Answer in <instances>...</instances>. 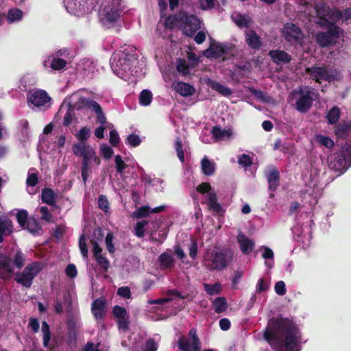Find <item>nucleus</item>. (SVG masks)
I'll return each instance as SVG.
<instances>
[{"instance_id": "nucleus-1", "label": "nucleus", "mask_w": 351, "mask_h": 351, "mask_svg": "<svg viewBox=\"0 0 351 351\" xmlns=\"http://www.w3.org/2000/svg\"><path fill=\"white\" fill-rule=\"evenodd\" d=\"M264 339L274 351H300L302 334L293 320L282 317L268 322Z\"/></svg>"}, {"instance_id": "nucleus-2", "label": "nucleus", "mask_w": 351, "mask_h": 351, "mask_svg": "<svg viewBox=\"0 0 351 351\" xmlns=\"http://www.w3.org/2000/svg\"><path fill=\"white\" fill-rule=\"evenodd\" d=\"M232 261V255L226 250H208L203 256L202 265L210 271H221L226 269Z\"/></svg>"}, {"instance_id": "nucleus-3", "label": "nucleus", "mask_w": 351, "mask_h": 351, "mask_svg": "<svg viewBox=\"0 0 351 351\" xmlns=\"http://www.w3.org/2000/svg\"><path fill=\"white\" fill-rule=\"evenodd\" d=\"M75 156L82 158L81 175L83 182L86 184L91 169L90 163L93 160L96 165L101 164V159L97 156L95 150L86 143H75L72 147Z\"/></svg>"}, {"instance_id": "nucleus-4", "label": "nucleus", "mask_w": 351, "mask_h": 351, "mask_svg": "<svg viewBox=\"0 0 351 351\" xmlns=\"http://www.w3.org/2000/svg\"><path fill=\"white\" fill-rule=\"evenodd\" d=\"M351 165V145L346 144L339 152L328 158L329 168L339 173L346 171Z\"/></svg>"}, {"instance_id": "nucleus-5", "label": "nucleus", "mask_w": 351, "mask_h": 351, "mask_svg": "<svg viewBox=\"0 0 351 351\" xmlns=\"http://www.w3.org/2000/svg\"><path fill=\"white\" fill-rule=\"evenodd\" d=\"M106 4L101 5L102 20L104 23L113 24L117 22L120 16L124 6L122 5V0H105Z\"/></svg>"}, {"instance_id": "nucleus-6", "label": "nucleus", "mask_w": 351, "mask_h": 351, "mask_svg": "<svg viewBox=\"0 0 351 351\" xmlns=\"http://www.w3.org/2000/svg\"><path fill=\"white\" fill-rule=\"evenodd\" d=\"M40 271L38 263L27 265L21 272L15 274L14 280L25 288L32 285L34 278Z\"/></svg>"}, {"instance_id": "nucleus-7", "label": "nucleus", "mask_w": 351, "mask_h": 351, "mask_svg": "<svg viewBox=\"0 0 351 351\" xmlns=\"http://www.w3.org/2000/svg\"><path fill=\"white\" fill-rule=\"evenodd\" d=\"M189 337L190 338L191 343L189 340L184 337L179 338L177 342L178 349L180 351H201V341L195 328H193L189 330ZM204 351H215V350L205 349Z\"/></svg>"}, {"instance_id": "nucleus-8", "label": "nucleus", "mask_w": 351, "mask_h": 351, "mask_svg": "<svg viewBox=\"0 0 351 351\" xmlns=\"http://www.w3.org/2000/svg\"><path fill=\"white\" fill-rule=\"evenodd\" d=\"M305 73L310 75L311 80L318 83H321L322 80L330 82L336 80L333 72L325 66H317L315 65L311 67H306Z\"/></svg>"}, {"instance_id": "nucleus-9", "label": "nucleus", "mask_w": 351, "mask_h": 351, "mask_svg": "<svg viewBox=\"0 0 351 351\" xmlns=\"http://www.w3.org/2000/svg\"><path fill=\"white\" fill-rule=\"evenodd\" d=\"M313 89L309 86H305L299 90L300 97L296 101V110L300 112L306 113L311 108L313 104Z\"/></svg>"}, {"instance_id": "nucleus-10", "label": "nucleus", "mask_w": 351, "mask_h": 351, "mask_svg": "<svg viewBox=\"0 0 351 351\" xmlns=\"http://www.w3.org/2000/svg\"><path fill=\"white\" fill-rule=\"evenodd\" d=\"M27 99L29 106L31 104L36 107H49L51 99L49 94L41 89L28 93Z\"/></svg>"}, {"instance_id": "nucleus-11", "label": "nucleus", "mask_w": 351, "mask_h": 351, "mask_svg": "<svg viewBox=\"0 0 351 351\" xmlns=\"http://www.w3.org/2000/svg\"><path fill=\"white\" fill-rule=\"evenodd\" d=\"M283 34L287 42L302 44L304 41V34L301 29L294 23L285 24L283 28Z\"/></svg>"}, {"instance_id": "nucleus-12", "label": "nucleus", "mask_w": 351, "mask_h": 351, "mask_svg": "<svg viewBox=\"0 0 351 351\" xmlns=\"http://www.w3.org/2000/svg\"><path fill=\"white\" fill-rule=\"evenodd\" d=\"M183 25V34L187 37H192L202 27V21L196 15L186 12Z\"/></svg>"}, {"instance_id": "nucleus-13", "label": "nucleus", "mask_w": 351, "mask_h": 351, "mask_svg": "<svg viewBox=\"0 0 351 351\" xmlns=\"http://www.w3.org/2000/svg\"><path fill=\"white\" fill-rule=\"evenodd\" d=\"M341 34L335 31L320 32L315 35V40L321 48L328 47L336 45Z\"/></svg>"}, {"instance_id": "nucleus-14", "label": "nucleus", "mask_w": 351, "mask_h": 351, "mask_svg": "<svg viewBox=\"0 0 351 351\" xmlns=\"http://www.w3.org/2000/svg\"><path fill=\"white\" fill-rule=\"evenodd\" d=\"M186 12L184 10H180L177 13L169 14L165 20V27L170 30L178 27L182 31L184 19H186Z\"/></svg>"}, {"instance_id": "nucleus-15", "label": "nucleus", "mask_w": 351, "mask_h": 351, "mask_svg": "<svg viewBox=\"0 0 351 351\" xmlns=\"http://www.w3.org/2000/svg\"><path fill=\"white\" fill-rule=\"evenodd\" d=\"M14 273L12 259L4 254H0V279L10 280Z\"/></svg>"}, {"instance_id": "nucleus-16", "label": "nucleus", "mask_w": 351, "mask_h": 351, "mask_svg": "<svg viewBox=\"0 0 351 351\" xmlns=\"http://www.w3.org/2000/svg\"><path fill=\"white\" fill-rule=\"evenodd\" d=\"M106 310V300L104 298L94 300L91 304V312L97 320L104 319Z\"/></svg>"}, {"instance_id": "nucleus-17", "label": "nucleus", "mask_w": 351, "mask_h": 351, "mask_svg": "<svg viewBox=\"0 0 351 351\" xmlns=\"http://www.w3.org/2000/svg\"><path fill=\"white\" fill-rule=\"evenodd\" d=\"M13 232L12 220L5 215H0V243L4 241V237L10 235Z\"/></svg>"}, {"instance_id": "nucleus-18", "label": "nucleus", "mask_w": 351, "mask_h": 351, "mask_svg": "<svg viewBox=\"0 0 351 351\" xmlns=\"http://www.w3.org/2000/svg\"><path fill=\"white\" fill-rule=\"evenodd\" d=\"M237 241L243 254H250L255 247L254 241L241 232L237 236Z\"/></svg>"}, {"instance_id": "nucleus-19", "label": "nucleus", "mask_w": 351, "mask_h": 351, "mask_svg": "<svg viewBox=\"0 0 351 351\" xmlns=\"http://www.w3.org/2000/svg\"><path fill=\"white\" fill-rule=\"evenodd\" d=\"M245 43L254 50H258L262 46L261 37L253 29H250L245 33Z\"/></svg>"}, {"instance_id": "nucleus-20", "label": "nucleus", "mask_w": 351, "mask_h": 351, "mask_svg": "<svg viewBox=\"0 0 351 351\" xmlns=\"http://www.w3.org/2000/svg\"><path fill=\"white\" fill-rule=\"evenodd\" d=\"M269 190L275 191L280 184V172L276 167H273L267 174Z\"/></svg>"}, {"instance_id": "nucleus-21", "label": "nucleus", "mask_w": 351, "mask_h": 351, "mask_svg": "<svg viewBox=\"0 0 351 351\" xmlns=\"http://www.w3.org/2000/svg\"><path fill=\"white\" fill-rule=\"evenodd\" d=\"M174 90L183 97H189L193 95L195 92V88L186 82H178L174 84Z\"/></svg>"}, {"instance_id": "nucleus-22", "label": "nucleus", "mask_w": 351, "mask_h": 351, "mask_svg": "<svg viewBox=\"0 0 351 351\" xmlns=\"http://www.w3.org/2000/svg\"><path fill=\"white\" fill-rule=\"evenodd\" d=\"M269 55L276 64L289 63L291 60V56L282 50H271L269 52Z\"/></svg>"}, {"instance_id": "nucleus-23", "label": "nucleus", "mask_w": 351, "mask_h": 351, "mask_svg": "<svg viewBox=\"0 0 351 351\" xmlns=\"http://www.w3.org/2000/svg\"><path fill=\"white\" fill-rule=\"evenodd\" d=\"M351 132V121L339 123L335 126V134L338 138H346Z\"/></svg>"}, {"instance_id": "nucleus-24", "label": "nucleus", "mask_w": 351, "mask_h": 351, "mask_svg": "<svg viewBox=\"0 0 351 351\" xmlns=\"http://www.w3.org/2000/svg\"><path fill=\"white\" fill-rule=\"evenodd\" d=\"M206 204L210 210L215 211L217 213L222 211V207L217 200L215 191H211L207 195Z\"/></svg>"}, {"instance_id": "nucleus-25", "label": "nucleus", "mask_w": 351, "mask_h": 351, "mask_svg": "<svg viewBox=\"0 0 351 351\" xmlns=\"http://www.w3.org/2000/svg\"><path fill=\"white\" fill-rule=\"evenodd\" d=\"M41 200L49 206H53L56 203V195L53 190L50 188H44L41 193Z\"/></svg>"}, {"instance_id": "nucleus-26", "label": "nucleus", "mask_w": 351, "mask_h": 351, "mask_svg": "<svg viewBox=\"0 0 351 351\" xmlns=\"http://www.w3.org/2000/svg\"><path fill=\"white\" fill-rule=\"evenodd\" d=\"M80 102L82 104L80 107H86L91 108L96 114L102 110L101 106L98 102L93 99L82 97L80 98Z\"/></svg>"}, {"instance_id": "nucleus-27", "label": "nucleus", "mask_w": 351, "mask_h": 351, "mask_svg": "<svg viewBox=\"0 0 351 351\" xmlns=\"http://www.w3.org/2000/svg\"><path fill=\"white\" fill-rule=\"evenodd\" d=\"M201 169L204 175L210 176L213 175L215 171V165L208 158L204 157L201 161Z\"/></svg>"}, {"instance_id": "nucleus-28", "label": "nucleus", "mask_w": 351, "mask_h": 351, "mask_svg": "<svg viewBox=\"0 0 351 351\" xmlns=\"http://www.w3.org/2000/svg\"><path fill=\"white\" fill-rule=\"evenodd\" d=\"M317 23L320 27L326 29L327 31H335V33L340 34L343 32V30L337 26L335 22L328 20L327 18L322 19Z\"/></svg>"}, {"instance_id": "nucleus-29", "label": "nucleus", "mask_w": 351, "mask_h": 351, "mask_svg": "<svg viewBox=\"0 0 351 351\" xmlns=\"http://www.w3.org/2000/svg\"><path fill=\"white\" fill-rule=\"evenodd\" d=\"M212 303L215 312L217 313H222L228 308V303L225 297H218Z\"/></svg>"}, {"instance_id": "nucleus-30", "label": "nucleus", "mask_w": 351, "mask_h": 351, "mask_svg": "<svg viewBox=\"0 0 351 351\" xmlns=\"http://www.w3.org/2000/svg\"><path fill=\"white\" fill-rule=\"evenodd\" d=\"M212 134L216 139L222 140L224 138H229L232 134L231 129H221L219 126H214L212 129Z\"/></svg>"}, {"instance_id": "nucleus-31", "label": "nucleus", "mask_w": 351, "mask_h": 351, "mask_svg": "<svg viewBox=\"0 0 351 351\" xmlns=\"http://www.w3.org/2000/svg\"><path fill=\"white\" fill-rule=\"evenodd\" d=\"M341 115L340 109L335 106L327 113L326 119L330 125L336 124L339 121Z\"/></svg>"}, {"instance_id": "nucleus-32", "label": "nucleus", "mask_w": 351, "mask_h": 351, "mask_svg": "<svg viewBox=\"0 0 351 351\" xmlns=\"http://www.w3.org/2000/svg\"><path fill=\"white\" fill-rule=\"evenodd\" d=\"M158 261L160 262V266L165 268H170L174 265V259L173 256L167 252L162 253L158 258Z\"/></svg>"}, {"instance_id": "nucleus-33", "label": "nucleus", "mask_w": 351, "mask_h": 351, "mask_svg": "<svg viewBox=\"0 0 351 351\" xmlns=\"http://www.w3.org/2000/svg\"><path fill=\"white\" fill-rule=\"evenodd\" d=\"M210 87L213 90L226 97L230 96L232 94V90L230 88L221 84L218 82L213 81L210 83Z\"/></svg>"}, {"instance_id": "nucleus-34", "label": "nucleus", "mask_w": 351, "mask_h": 351, "mask_svg": "<svg viewBox=\"0 0 351 351\" xmlns=\"http://www.w3.org/2000/svg\"><path fill=\"white\" fill-rule=\"evenodd\" d=\"M42 332L43 333V346L45 348H49L51 350L53 348L49 346V341L51 339V332L49 325L47 322L43 321L42 322Z\"/></svg>"}, {"instance_id": "nucleus-35", "label": "nucleus", "mask_w": 351, "mask_h": 351, "mask_svg": "<svg viewBox=\"0 0 351 351\" xmlns=\"http://www.w3.org/2000/svg\"><path fill=\"white\" fill-rule=\"evenodd\" d=\"M316 13L317 18L319 20H322V19H326L327 17H330L331 9L330 8V7L324 4L317 5Z\"/></svg>"}, {"instance_id": "nucleus-36", "label": "nucleus", "mask_w": 351, "mask_h": 351, "mask_svg": "<svg viewBox=\"0 0 351 351\" xmlns=\"http://www.w3.org/2000/svg\"><path fill=\"white\" fill-rule=\"evenodd\" d=\"M204 288L207 294L210 295L219 294L221 291V285L220 282L214 284H204Z\"/></svg>"}, {"instance_id": "nucleus-37", "label": "nucleus", "mask_w": 351, "mask_h": 351, "mask_svg": "<svg viewBox=\"0 0 351 351\" xmlns=\"http://www.w3.org/2000/svg\"><path fill=\"white\" fill-rule=\"evenodd\" d=\"M235 24L240 28L245 27L248 28L250 26L251 20L249 17L238 14L235 18L233 19Z\"/></svg>"}, {"instance_id": "nucleus-38", "label": "nucleus", "mask_w": 351, "mask_h": 351, "mask_svg": "<svg viewBox=\"0 0 351 351\" xmlns=\"http://www.w3.org/2000/svg\"><path fill=\"white\" fill-rule=\"evenodd\" d=\"M152 101V93L150 90L145 89L141 91L139 95V103L141 105L146 106L151 104Z\"/></svg>"}, {"instance_id": "nucleus-39", "label": "nucleus", "mask_w": 351, "mask_h": 351, "mask_svg": "<svg viewBox=\"0 0 351 351\" xmlns=\"http://www.w3.org/2000/svg\"><path fill=\"white\" fill-rule=\"evenodd\" d=\"M150 214V207L149 206H143L136 209L132 213V217L139 219L149 216Z\"/></svg>"}, {"instance_id": "nucleus-40", "label": "nucleus", "mask_w": 351, "mask_h": 351, "mask_svg": "<svg viewBox=\"0 0 351 351\" xmlns=\"http://www.w3.org/2000/svg\"><path fill=\"white\" fill-rule=\"evenodd\" d=\"M176 69L178 72L182 73L183 75L186 76L189 74V65L186 63L185 59L178 58L176 62Z\"/></svg>"}, {"instance_id": "nucleus-41", "label": "nucleus", "mask_w": 351, "mask_h": 351, "mask_svg": "<svg viewBox=\"0 0 351 351\" xmlns=\"http://www.w3.org/2000/svg\"><path fill=\"white\" fill-rule=\"evenodd\" d=\"M23 16V12L17 8H12L8 11L7 19L9 23L20 20Z\"/></svg>"}, {"instance_id": "nucleus-42", "label": "nucleus", "mask_w": 351, "mask_h": 351, "mask_svg": "<svg viewBox=\"0 0 351 351\" xmlns=\"http://www.w3.org/2000/svg\"><path fill=\"white\" fill-rule=\"evenodd\" d=\"M148 224L147 220H141L137 221L134 226L135 235L138 238H142L145 235L144 228Z\"/></svg>"}, {"instance_id": "nucleus-43", "label": "nucleus", "mask_w": 351, "mask_h": 351, "mask_svg": "<svg viewBox=\"0 0 351 351\" xmlns=\"http://www.w3.org/2000/svg\"><path fill=\"white\" fill-rule=\"evenodd\" d=\"M316 141L321 145H323L328 149L332 148L335 145L333 140L328 136L323 135H317L316 136Z\"/></svg>"}, {"instance_id": "nucleus-44", "label": "nucleus", "mask_w": 351, "mask_h": 351, "mask_svg": "<svg viewBox=\"0 0 351 351\" xmlns=\"http://www.w3.org/2000/svg\"><path fill=\"white\" fill-rule=\"evenodd\" d=\"M16 219L19 225L25 228L26 223H27L28 219V213L25 210H21L16 214Z\"/></svg>"}, {"instance_id": "nucleus-45", "label": "nucleus", "mask_w": 351, "mask_h": 351, "mask_svg": "<svg viewBox=\"0 0 351 351\" xmlns=\"http://www.w3.org/2000/svg\"><path fill=\"white\" fill-rule=\"evenodd\" d=\"M90 130L87 127H82L77 134L76 135L77 138L80 141L79 143H86V140L90 136Z\"/></svg>"}, {"instance_id": "nucleus-46", "label": "nucleus", "mask_w": 351, "mask_h": 351, "mask_svg": "<svg viewBox=\"0 0 351 351\" xmlns=\"http://www.w3.org/2000/svg\"><path fill=\"white\" fill-rule=\"evenodd\" d=\"M25 228H27L31 233H36L41 229V227L34 218H30L26 223Z\"/></svg>"}, {"instance_id": "nucleus-47", "label": "nucleus", "mask_w": 351, "mask_h": 351, "mask_svg": "<svg viewBox=\"0 0 351 351\" xmlns=\"http://www.w3.org/2000/svg\"><path fill=\"white\" fill-rule=\"evenodd\" d=\"M66 65V61L62 58H53L51 62V68L55 71L64 69Z\"/></svg>"}, {"instance_id": "nucleus-48", "label": "nucleus", "mask_w": 351, "mask_h": 351, "mask_svg": "<svg viewBox=\"0 0 351 351\" xmlns=\"http://www.w3.org/2000/svg\"><path fill=\"white\" fill-rule=\"evenodd\" d=\"M182 142L180 138L178 137L175 142V149L177 152V156L179 160L182 162H184V153L182 148Z\"/></svg>"}, {"instance_id": "nucleus-49", "label": "nucleus", "mask_w": 351, "mask_h": 351, "mask_svg": "<svg viewBox=\"0 0 351 351\" xmlns=\"http://www.w3.org/2000/svg\"><path fill=\"white\" fill-rule=\"evenodd\" d=\"M25 256L21 251H17L14 257V265L18 269H21L24 266Z\"/></svg>"}, {"instance_id": "nucleus-50", "label": "nucleus", "mask_w": 351, "mask_h": 351, "mask_svg": "<svg viewBox=\"0 0 351 351\" xmlns=\"http://www.w3.org/2000/svg\"><path fill=\"white\" fill-rule=\"evenodd\" d=\"M112 314L114 317L117 318V319L124 318L128 316L126 309L118 305H116L113 307Z\"/></svg>"}, {"instance_id": "nucleus-51", "label": "nucleus", "mask_w": 351, "mask_h": 351, "mask_svg": "<svg viewBox=\"0 0 351 351\" xmlns=\"http://www.w3.org/2000/svg\"><path fill=\"white\" fill-rule=\"evenodd\" d=\"M79 247L81 254L84 258H88V247L86 243V237L84 234H82L79 239Z\"/></svg>"}, {"instance_id": "nucleus-52", "label": "nucleus", "mask_w": 351, "mask_h": 351, "mask_svg": "<svg viewBox=\"0 0 351 351\" xmlns=\"http://www.w3.org/2000/svg\"><path fill=\"white\" fill-rule=\"evenodd\" d=\"M115 162V167L117 171L119 173L123 172V171L127 168L128 165L124 162L121 156L120 155H117L114 158Z\"/></svg>"}, {"instance_id": "nucleus-53", "label": "nucleus", "mask_w": 351, "mask_h": 351, "mask_svg": "<svg viewBox=\"0 0 351 351\" xmlns=\"http://www.w3.org/2000/svg\"><path fill=\"white\" fill-rule=\"evenodd\" d=\"M235 46L230 43H222V51L223 56L232 57L234 56Z\"/></svg>"}, {"instance_id": "nucleus-54", "label": "nucleus", "mask_w": 351, "mask_h": 351, "mask_svg": "<svg viewBox=\"0 0 351 351\" xmlns=\"http://www.w3.org/2000/svg\"><path fill=\"white\" fill-rule=\"evenodd\" d=\"M196 191L201 194L210 193L211 191H215L211 185L208 182H202L196 187Z\"/></svg>"}, {"instance_id": "nucleus-55", "label": "nucleus", "mask_w": 351, "mask_h": 351, "mask_svg": "<svg viewBox=\"0 0 351 351\" xmlns=\"http://www.w3.org/2000/svg\"><path fill=\"white\" fill-rule=\"evenodd\" d=\"M109 202L104 195H100L98 197V206L99 208L104 212H107L109 209Z\"/></svg>"}, {"instance_id": "nucleus-56", "label": "nucleus", "mask_w": 351, "mask_h": 351, "mask_svg": "<svg viewBox=\"0 0 351 351\" xmlns=\"http://www.w3.org/2000/svg\"><path fill=\"white\" fill-rule=\"evenodd\" d=\"M126 143L132 147H135L141 144V139L138 135L131 134L128 136Z\"/></svg>"}, {"instance_id": "nucleus-57", "label": "nucleus", "mask_w": 351, "mask_h": 351, "mask_svg": "<svg viewBox=\"0 0 351 351\" xmlns=\"http://www.w3.org/2000/svg\"><path fill=\"white\" fill-rule=\"evenodd\" d=\"M199 8L202 10H211L215 7V0H198Z\"/></svg>"}, {"instance_id": "nucleus-58", "label": "nucleus", "mask_w": 351, "mask_h": 351, "mask_svg": "<svg viewBox=\"0 0 351 351\" xmlns=\"http://www.w3.org/2000/svg\"><path fill=\"white\" fill-rule=\"evenodd\" d=\"M117 295L125 299H130L132 296L130 288L129 287H121L117 289Z\"/></svg>"}, {"instance_id": "nucleus-59", "label": "nucleus", "mask_w": 351, "mask_h": 351, "mask_svg": "<svg viewBox=\"0 0 351 351\" xmlns=\"http://www.w3.org/2000/svg\"><path fill=\"white\" fill-rule=\"evenodd\" d=\"M239 165L245 167H249L252 165V161L251 157L247 154H242L238 160Z\"/></svg>"}, {"instance_id": "nucleus-60", "label": "nucleus", "mask_w": 351, "mask_h": 351, "mask_svg": "<svg viewBox=\"0 0 351 351\" xmlns=\"http://www.w3.org/2000/svg\"><path fill=\"white\" fill-rule=\"evenodd\" d=\"M120 138L119 134L115 130H112L110 131V143L112 147H117L119 143Z\"/></svg>"}, {"instance_id": "nucleus-61", "label": "nucleus", "mask_w": 351, "mask_h": 351, "mask_svg": "<svg viewBox=\"0 0 351 351\" xmlns=\"http://www.w3.org/2000/svg\"><path fill=\"white\" fill-rule=\"evenodd\" d=\"M276 293L279 295H284L287 292L286 285L284 281H278L274 287Z\"/></svg>"}, {"instance_id": "nucleus-62", "label": "nucleus", "mask_w": 351, "mask_h": 351, "mask_svg": "<svg viewBox=\"0 0 351 351\" xmlns=\"http://www.w3.org/2000/svg\"><path fill=\"white\" fill-rule=\"evenodd\" d=\"M95 258V260L97 263L106 271L108 270L110 266V262L104 256L99 255L97 256Z\"/></svg>"}, {"instance_id": "nucleus-63", "label": "nucleus", "mask_w": 351, "mask_h": 351, "mask_svg": "<svg viewBox=\"0 0 351 351\" xmlns=\"http://www.w3.org/2000/svg\"><path fill=\"white\" fill-rule=\"evenodd\" d=\"M40 212L42 215V219L50 222L52 219V215L49 210V208L46 206H41L40 208Z\"/></svg>"}, {"instance_id": "nucleus-64", "label": "nucleus", "mask_w": 351, "mask_h": 351, "mask_svg": "<svg viewBox=\"0 0 351 351\" xmlns=\"http://www.w3.org/2000/svg\"><path fill=\"white\" fill-rule=\"evenodd\" d=\"M66 275L71 278L76 277L77 274V271L75 265L74 264H69L65 269Z\"/></svg>"}]
</instances>
